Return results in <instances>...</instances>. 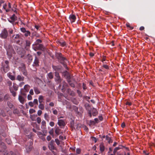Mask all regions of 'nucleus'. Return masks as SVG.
Masks as SVG:
<instances>
[{"label": "nucleus", "instance_id": "cd10ccee", "mask_svg": "<svg viewBox=\"0 0 155 155\" xmlns=\"http://www.w3.org/2000/svg\"><path fill=\"white\" fill-rule=\"evenodd\" d=\"M48 77L50 79H52L53 78V73L51 72L49 73L48 74Z\"/></svg>", "mask_w": 155, "mask_h": 155}, {"label": "nucleus", "instance_id": "0e129e2a", "mask_svg": "<svg viewBox=\"0 0 155 155\" xmlns=\"http://www.w3.org/2000/svg\"><path fill=\"white\" fill-rule=\"evenodd\" d=\"M126 26L127 27L129 28L130 29H132L133 28L131 27L130 25L128 23L126 24Z\"/></svg>", "mask_w": 155, "mask_h": 155}, {"label": "nucleus", "instance_id": "3c124183", "mask_svg": "<svg viewBox=\"0 0 155 155\" xmlns=\"http://www.w3.org/2000/svg\"><path fill=\"white\" fill-rule=\"evenodd\" d=\"M55 141L57 145H59L60 144V141L58 139H55Z\"/></svg>", "mask_w": 155, "mask_h": 155}, {"label": "nucleus", "instance_id": "4d7b16f0", "mask_svg": "<svg viewBox=\"0 0 155 155\" xmlns=\"http://www.w3.org/2000/svg\"><path fill=\"white\" fill-rule=\"evenodd\" d=\"M28 104L31 107H33L34 106V103L33 102L31 101L29 102L28 103Z\"/></svg>", "mask_w": 155, "mask_h": 155}, {"label": "nucleus", "instance_id": "79ce46f5", "mask_svg": "<svg viewBox=\"0 0 155 155\" xmlns=\"http://www.w3.org/2000/svg\"><path fill=\"white\" fill-rule=\"evenodd\" d=\"M7 54L9 58H10L12 56V54L11 53L9 52L8 51H7Z\"/></svg>", "mask_w": 155, "mask_h": 155}, {"label": "nucleus", "instance_id": "393cba45", "mask_svg": "<svg viewBox=\"0 0 155 155\" xmlns=\"http://www.w3.org/2000/svg\"><path fill=\"white\" fill-rule=\"evenodd\" d=\"M6 83L7 85L9 87V89H10V88H12V82L11 81L8 80L7 81Z\"/></svg>", "mask_w": 155, "mask_h": 155}, {"label": "nucleus", "instance_id": "4be33fe9", "mask_svg": "<svg viewBox=\"0 0 155 155\" xmlns=\"http://www.w3.org/2000/svg\"><path fill=\"white\" fill-rule=\"evenodd\" d=\"M68 81L70 85L72 87H75V85L71 81H70L69 80L70 79V76L68 77Z\"/></svg>", "mask_w": 155, "mask_h": 155}, {"label": "nucleus", "instance_id": "39448f33", "mask_svg": "<svg viewBox=\"0 0 155 155\" xmlns=\"http://www.w3.org/2000/svg\"><path fill=\"white\" fill-rule=\"evenodd\" d=\"M17 53L20 55L21 57L22 58L25 56L26 54V51L23 48H19L18 49Z\"/></svg>", "mask_w": 155, "mask_h": 155}, {"label": "nucleus", "instance_id": "a878e982", "mask_svg": "<svg viewBox=\"0 0 155 155\" xmlns=\"http://www.w3.org/2000/svg\"><path fill=\"white\" fill-rule=\"evenodd\" d=\"M41 128H44L46 127V122L45 120H43L41 122Z\"/></svg>", "mask_w": 155, "mask_h": 155}, {"label": "nucleus", "instance_id": "4c0bfd02", "mask_svg": "<svg viewBox=\"0 0 155 155\" xmlns=\"http://www.w3.org/2000/svg\"><path fill=\"white\" fill-rule=\"evenodd\" d=\"M7 105L8 106V107L10 108H12L13 107V105L12 104V103H11V102H10L9 101H8L7 103Z\"/></svg>", "mask_w": 155, "mask_h": 155}, {"label": "nucleus", "instance_id": "f03ea898", "mask_svg": "<svg viewBox=\"0 0 155 155\" xmlns=\"http://www.w3.org/2000/svg\"><path fill=\"white\" fill-rule=\"evenodd\" d=\"M58 58L60 61L61 63L63 64L64 67L67 69L68 68L67 66V63L68 62L67 59L64 57L62 56V55L61 54L59 55Z\"/></svg>", "mask_w": 155, "mask_h": 155}, {"label": "nucleus", "instance_id": "a18cd8bd", "mask_svg": "<svg viewBox=\"0 0 155 155\" xmlns=\"http://www.w3.org/2000/svg\"><path fill=\"white\" fill-rule=\"evenodd\" d=\"M35 110L33 109H30L29 110L30 114H31L35 112Z\"/></svg>", "mask_w": 155, "mask_h": 155}, {"label": "nucleus", "instance_id": "13d9d810", "mask_svg": "<svg viewBox=\"0 0 155 155\" xmlns=\"http://www.w3.org/2000/svg\"><path fill=\"white\" fill-rule=\"evenodd\" d=\"M42 113V111L41 110H39L38 111L37 114L38 116H40L41 114Z\"/></svg>", "mask_w": 155, "mask_h": 155}, {"label": "nucleus", "instance_id": "bf43d9fd", "mask_svg": "<svg viewBox=\"0 0 155 155\" xmlns=\"http://www.w3.org/2000/svg\"><path fill=\"white\" fill-rule=\"evenodd\" d=\"M49 125L51 127H53L54 126V123L53 121H51L49 123Z\"/></svg>", "mask_w": 155, "mask_h": 155}, {"label": "nucleus", "instance_id": "6e6d98bb", "mask_svg": "<svg viewBox=\"0 0 155 155\" xmlns=\"http://www.w3.org/2000/svg\"><path fill=\"white\" fill-rule=\"evenodd\" d=\"M27 98L28 100H31L32 99V97L30 94H28L27 96Z\"/></svg>", "mask_w": 155, "mask_h": 155}, {"label": "nucleus", "instance_id": "412c9836", "mask_svg": "<svg viewBox=\"0 0 155 155\" xmlns=\"http://www.w3.org/2000/svg\"><path fill=\"white\" fill-rule=\"evenodd\" d=\"M18 100L22 104H23L24 102L25 99L21 95L18 96Z\"/></svg>", "mask_w": 155, "mask_h": 155}, {"label": "nucleus", "instance_id": "7c9ffc66", "mask_svg": "<svg viewBox=\"0 0 155 155\" xmlns=\"http://www.w3.org/2000/svg\"><path fill=\"white\" fill-rule=\"evenodd\" d=\"M106 139L109 143L112 142V141L111 140L110 138L108 136H106Z\"/></svg>", "mask_w": 155, "mask_h": 155}, {"label": "nucleus", "instance_id": "0eeeda50", "mask_svg": "<svg viewBox=\"0 0 155 155\" xmlns=\"http://www.w3.org/2000/svg\"><path fill=\"white\" fill-rule=\"evenodd\" d=\"M58 124L61 128H63L66 124L64 121L62 120H58Z\"/></svg>", "mask_w": 155, "mask_h": 155}, {"label": "nucleus", "instance_id": "e2e57ef3", "mask_svg": "<svg viewBox=\"0 0 155 155\" xmlns=\"http://www.w3.org/2000/svg\"><path fill=\"white\" fill-rule=\"evenodd\" d=\"M103 67L105 68V69H109V67L108 66V65H106V64H104L103 65Z\"/></svg>", "mask_w": 155, "mask_h": 155}, {"label": "nucleus", "instance_id": "774afa93", "mask_svg": "<svg viewBox=\"0 0 155 155\" xmlns=\"http://www.w3.org/2000/svg\"><path fill=\"white\" fill-rule=\"evenodd\" d=\"M25 84V83L24 82H21L19 84V86L21 87L22 86Z\"/></svg>", "mask_w": 155, "mask_h": 155}, {"label": "nucleus", "instance_id": "f8f14e48", "mask_svg": "<svg viewBox=\"0 0 155 155\" xmlns=\"http://www.w3.org/2000/svg\"><path fill=\"white\" fill-rule=\"evenodd\" d=\"M36 45V48L37 49L43 51L44 50L45 47L42 44H40Z\"/></svg>", "mask_w": 155, "mask_h": 155}, {"label": "nucleus", "instance_id": "ea45409f", "mask_svg": "<svg viewBox=\"0 0 155 155\" xmlns=\"http://www.w3.org/2000/svg\"><path fill=\"white\" fill-rule=\"evenodd\" d=\"M0 145L2 146V148L5 149L6 148V147L4 143L2 142H0Z\"/></svg>", "mask_w": 155, "mask_h": 155}, {"label": "nucleus", "instance_id": "864d4df0", "mask_svg": "<svg viewBox=\"0 0 155 155\" xmlns=\"http://www.w3.org/2000/svg\"><path fill=\"white\" fill-rule=\"evenodd\" d=\"M81 152V150L79 148H77L76 150V152L78 154L80 153Z\"/></svg>", "mask_w": 155, "mask_h": 155}, {"label": "nucleus", "instance_id": "b1692460", "mask_svg": "<svg viewBox=\"0 0 155 155\" xmlns=\"http://www.w3.org/2000/svg\"><path fill=\"white\" fill-rule=\"evenodd\" d=\"M44 117L45 120L47 121L48 122L49 121L50 119V117L49 115L47 113H45L44 114Z\"/></svg>", "mask_w": 155, "mask_h": 155}, {"label": "nucleus", "instance_id": "603ef678", "mask_svg": "<svg viewBox=\"0 0 155 155\" xmlns=\"http://www.w3.org/2000/svg\"><path fill=\"white\" fill-rule=\"evenodd\" d=\"M37 121L38 124H40L41 121V118L39 117H38L37 118Z\"/></svg>", "mask_w": 155, "mask_h": 155}, {"label": "nucleus", "instance_id": "680f3d73", "mask_svg": "<svg viewBox=\"0 0 155 155\" xmlns=\"http://www.w3.org/2000/svg\"><path fill=\"white\" fill-rule=\"evenodd\" d=\"M29 93L30 94L33 95L34 94L33 90L32 89H31L29 91Z\"/></svg>", "mask_w": 155, "mask_h": 155}, {"label": "nucleus", "instance_id": "f3484780", "mask_svg": "<svg viewBox=\"0 0 155 155\" xmlns=\"http://www.w3.org/2000/svg\"><path fill=\"white\" fill-rule=\"evenodd\" d=\"M100 150L101 153H102L105 150V147L102 143H100L99 145Z\"/></svg>", "mask_w": 155, "mask_h": 155}, {"label": "nucleus", "instance_id": "f704fd0d", "mask_svg": "<svg viewBox=\"0 0 155 155\" xmlns=\"http://www.w3.org/2000/svg\"><path fill=\"white\" fill-rule=\"evenodd\" d=\"M12 87L14 89V90L15 91H17V90H18V87L17 86L16 84H13Z\"/></svg>", "mask_w": 155, "mask_h": 155}, {"label": "nucleus", "instance_id": "c756f323", "mask_svg": "<svg viewBox=\"0 0 155 155\" xmlns=\"http://www.w3.org/2000/svg\"><path fill=\"white\" fill-rule=\"evenodd\" d=\"M43 100V96L40 95L38 97V101L39 103H42Z\"/></svg>", "mask_w": 155, "mask_h": 155}, {"label": "nucleus", "instance_id": "9d476101", "mask_svg": "<svg viewBox=\"0 0 155 155\" xmlns=\"http://www.w3.org/2000/svg\"><path fill=\"white\" fill-rule=\"evenodd\" d=\"M27 59V61L28 64H30L31 63L32 61L33 58L31 55L28 54L26 58Z\"/></svg>", "mask_w": 155, "mask_h": 155}, {"label": "nucleus", "instance_id": "2eb2a0df", "mask_svg": "<svg viewBox=\"0 0 155 155\" xmlns=\"http://www.w3.org/2000/svg\"><path fill=\"white\" fill-rule=\"evenodd\" d=\"M16 80L19 81H23L24 80V77L21 75H18L16 78Z\"/></svg>", "mask_w": 155, "mask_h": 155}, {"label": "nucleus", "instance_id": "69168bd1", "mask_svg": "<svg viewBox=\"0 0 155 155\" xmlns=\"http://www.w3.org/2000/svg\"><path fill=\"white\" fill-rule=\"evenodd\" d=\"M105 60H106V56H103V58H102V61L104 63L105 62H104V61H105Z\"/></svg>", "mask_w": 155, "mask_h": 155}, {"label": "nucleus", "instance_id": "37998d69", "mask_svg": "<svg viewBox=\"0 0 155 155\" xmlns=\"http://www.w3.org/2000/svg\"><path fill=\"white\" fill-rule=\"evenodd\" d=\"M12 37L14 38L18 39L19 37V35L18 34L14 35Z\"/></svg>", "mask_w": 155, "mask_h": 155}, {"label": "nucleus", "instance_id": "dca6fc26", "mask_svg": "<svg viewBox=\"0 0 155 155\" xmlns=\"http://www.w3.org/2000/svg\"><path fill=\"white\" fill-rule=\"evenodd\" d=\"M7 76L12 81H14L15 79V77L12 75L11 73H8L7 74Z\"/></svg>", "mask_w": 155, "mask_h": 155}, {"label": "nucleus", "instance_id": "7ed1b4c3", "mask_svg": "<svg viewBox=\"0 0 155 155\" xmlns=\"http://www.w3.org/2000/svg\"><path fill=\"white\" fill-rule=\"evenodd\" d=\"M33 144V142L31 140L29 141V143H28L27 145L26 146L25 148L26 151L27 153L30 152L32 149V145Z\"/></svg>", "mask_w": 155, "mask_h": 155}, {"label": "nucleus", "instance_id": "de8ad7c7", "mask_svg": "<svg viewBox=\"0 0 155 155\" xmlns=\"http://www.w3.org/2000/svg\"><path fill=\"white\" fill-rule=\"evenodd\" d=\"M33 103H34V104H36L38 105V100L37 99H34V100Z\"/></svg>", "mask_w": 155, "mask_h": 155}, {"label": "nucleus", "instance_id": "bb28decb", "mask_svg": "<svg viewBox=\"0 0 155 155\" xmlns=\"http://www.w3.org/2000/svg\"><path fill=\"white\" fill-rule=\"evenodd\" d=\"M9 90L12 96L14 97H15L16 94V92L13 90L12 88H10Z\"/></svg>", "mask_w": 155, "mask_h": 155}, {"label": "nucleus", "instance_id": "09e8293b", "mask_svg": "<svg viewBox=\"0 0 155 155\" xmlns=\"http://www.w3.org/2000/svg\"><path fill=\"white\" fill-rule=\"evenodd\" d=\"M45 136H46L44 135H41L39 136V137L43 141H45V138L44 137Z\"/></svg>", "mask_w": 155, "mask_h": 155}, {"label": "nucleus", "instance_id": "9b49d317", "mask_svg": "<svg viewBox=\"0 0 155 155\" xmlns=\"http://www.w3.org/2000/svg\"><path fill=\"white\" fill-rule=\"evenodd\" d=\"M54 140H51L48 144V147L49 149L51 150H53L55 149V147L54 146Z\"/></svg>", "mask_w": 155, "mask_h": 155}, {"label": "nucleus", "instance_id": "052dcab7", "mask_svg": "<svg viewBox=\"0 0 155 155\" xmlns=\"http://www.w3.org/2000/svg\"><path fill=\"white\" fill-rule=\"evenodd\" d=\"M23 75L25 76H27V72L26 70H24L23 71Z\"/></svg>", "mask_w": 155, "mask_h": 155}, {"label": "nucleus", "instance_id": "1a4fd4ad", "mask_svg": "<svg viewBox=\"0 0 155 155\" xmlns=\"http://www.w3.org/2000/svg\"><path fill=\"white\" fill-rule=\"evenodd\" d=\"M39 59L36 57H35V58L33 62L32 65L34 67H38L39 66Z\"/></svg>", "mask_w": 155, "mask_h": 155}, {"label": "nucleus", "instance_id": "49530a36", "mask_svg": "<svg viewBox=\"0 0 155 155\" xmlns=\"http://www.w3.org/2000/svg\"><path fill=\"white\" fill-rule=\"evenodd\" d=\"M60 43L61 45L63 46L66 45V42L64 41H61L60 42Z\"/></svg>", "mask_w": 155, "mask_h": 155}, {"label": "nucleus", "instance_id": "f257e3e1", "mask_svg": "<svg viewBox=\"0 0 155 155\" xmlns=\"http://www.w3.org/2000/svg\"><path fill=\"white\" fill-rule=\"evenodd\" d=\"M9 62L8 61L6 60L4 62L2 63V72L6 73L9 70Z\"/></svg>", "mask_w": 155, "mask_h": 155}, {"label": "nucleus", "instance_id": "58836bf2", "mask_svg": "<svg viewBox=\"0 0 155 155\" xmlns=\"http://www.w3.org/2000/svg\"><path fill=\"white\" fill-rule=\"evenodd\" d=\"M10 97L9 95L8 94H6L4 97V99L5 100H8L10 99Z\"/></svg>", "mask_w": 155, "mask_h": 155}, {"label": "nucleus", "instance_id": "20e7f679", "mask_svg": "<svg viewBox=\"0 0 155 155\" xmlns=\"http://www.w3.org/2000/svg\"><path fill=\"white\" fill-rule=\"evenodd\" d=\"M55 76L54 80L55 82L58 83H60L62 81V79L61 78L59 73L55 72Z\"/></svg>", "mask_w": 155, "mask_h": 155}, {"label": "nucleus", "instance_id": "4468645a", "mask_svg": "<svg viewBox=\"0 0 155 155\" xmlns=\"http://www.w3.org/2000/svg\"><path fill=\"white\" fill-rule=\"evenodd\" d=\"M55 133L57 135H58L61 133H62V132L61 131V130L58 127H57L55 130Z\"/></svg>", "mask_w": 155, "mask_h": 155}, {"label": "nucleus", "instance_id": "2f4dec72", "mask_svg": "<svg viewBox=\"0 0 155 155\" xmlns=\"http://www.w3.org/2000/svg\"><path fill=\"white\" fill-rule=\"evenodd\" d=\"M37 117V115H36L34 114L31 115L30 116V118L32 121H34L35 120V118Z\"/></svg>", "mask_w": 155, "mask_h": 155}, {"label": "nucleus", "instance_id": "473e14b6", "mask_svg": "<svg viewBox=\"0 0 155 155\" xmlns=\"http://www.w3.org/2000/svg\"><path fill=\"white\" fill-rule=\"evenodd\" d=\"M97 114V110L94 108H93L92 110V114L94 116H95Z\"/></svg>", "mask_w": 155, "mask_h": 155}, {"label": "nucleus", "instance_id": "6e6552de", "mask_svg": "<svg viewBox=\"0 0 155 155\" xmlns=\"http://www.w3.org/2000/svg\"><path fill=\"white\" fill-rule=\"evenodd\" d=\"M21 32L25 33L24 35L26 37H27L30 35L31 33L29 31H27L24 28H21Z\"/></svg>", "mask_w": 155, "mask_h": 155}, {"label": "nucleus", "instance_id": "5fc2aeb1", "mask_svg": "<svg viewBox=\"0 0 155 155\" xmlns=\"http://www.w3.org/2000/svg\"><path fill=\"white\" fill-rule=\"evenodd\" d=\"M53 114L55 115H57L58 114V112L56 110H54L53 111Z\"/></svg>", "mask_w": 155, "mask_h": 155}, {"label": "nucleus", "instance_id": "e433bc0d", "mask_svg": "<svg viewBox=\"0 0 155 155\" xmlns=\"http://www.w3.org/2000/svg\"><path fill=\"white\" fill-rule=\"evenodd\" d=\"M31 45V43L28 40H26V44L25 46L27 47H30V45Z\"/></svg>", "mask_w": 155, "mask_h": 155}, {"label": "nucleus", "instance_id": "338daca9", "mask_svg": "<svg viewBox=\"0 0 155 155\" xmlns=\"http://www.w3.org/2000/svg\"><path fill=\"white\" fill-rule=\"evenodd\" d=\"M30 47H27L25 46V49L27 51H29L30 50Z\"/></svg>", "mask_w": 155, "mask_h": 155}, {"label": "nucleus", "instance_id": "72a5a7b5", "mask_svg": "<svg viewBox=\"0 0 155 155\" xmlns=\"http://www.w3.org/2000/svg\"><path fill=\"white\" fill-rule=\"evenodd\" d=\"M11 19L15 21L17 20V17L15 16V14H13L12 16L10 17Z\"/></svg>", "mask_w": 155, "mask_h": 155}, {"label": "nucleus", "instance_id": "c03bdc74", "mask_svg": "<svg viewBox=\"0 0 155 155\" xmlns=\"http://www.w3.org/2000/svg\"><path fill=\"white\" fill-rule=\"evenodd\" d=\"M13 113L15 114H18L19 113L18 110L17 109H15L13 110Z\"/></svg>", "mask_w": 155, "mask_h": 155}, {"label": "nucleus", "instance_id": "a211bd4d", "mask_svg": "<svg viewBox=\"0 0 155 155\" xmlns=\"http://www.w3.org/2000/svg\"><path fill=\"white\" fill-rule=\"evenodd\" d=\"M72 126L73 127L74 129H78V128L81 127V125L79 123H75L74 124L73 126Z\"/></svg>", "mask_w": 155, "mask_h": 155}, {"label": "nucleus", "instance_id": "5701e85b", "mask_svg": "<svg viewBox=\"0 0 155 155\" xmlns=\"http://www.w3.org/2000/svg\"><path fill=\"white\" fill-rule=\"evenodd\" d=\"M30 86L26 84L25 85L24 87V89L25 90V92H28L29 91Z\"/></svg>", "mask_w": 155, "mask_h": 155}, {"label": "nucleus", "instance_id": "423d86ee", "mask_svg": "<svg viewBox=\"0 0 155 155\" xmlns=\"http://www.w3.org/2000/svg\"><path fill=\"white\" fill-rule=\"evenodd\" d=\"M8 33L7 30L6 29H4L2 32L0 34V36L3 38H6L7 36Z\"/></svg>", "mask_w": 155, "mask_h": 155}, {"label": "nucleus", "instance_id": "aec40b11", "mask_svg": "<svg viewBox=\"0 0 155 155\" xmlns=\"http://www.w3.org/2000/svg\"><path fill=\"white\" fill-rule=\"evenodd\" d=\"M34 90L35 93L37 94H38L41 93L40 90L37 87H34Z\"/></svg>", "mask_w": 155, "mask_h": 155}, {"label": "nucleus", "instance_id": "ddd939ff", "mask_svg": "<svg viewBox=\"0 0 155 155\" xmlns=\"http://www.w3.org/2000/svg\"><path fill=\"white\" fill-rule=\"evenodd\" d=\"M69 19L71 23L75 22L76 17L75 15H71L69 16Z\"/></svg>", "mask_w": 155, "mask_h": 155}, {"label": "nucleus", "instance_id": "8fccbe9b", "mask_svg": "<svg viewBox=\"0 0 155 155\" xmlns=\"http://www.w3.org/2000/svg\"><path fill=\"white\" fill-rule=\"evenodd\" d=\"M122 147H123L121 145H120V146H119L118 147H116L114 149L116 150H117V151L118 150L122 149Z\"/></svg>", "mask_w": 155, "mask_h": 155}, {"label": "nucleus", "instance_id": "c9c22d12", "mask_svg": "<svg viewBox=\"0 0 155 155\" xmlns=\"http://www.w3.org/2000/svg\"><path fill=\"white\" fill-rule=\"evenodd\" d=\"M37 134L38 135V137L39 136H41V135H44V136H46V135L45 134H44V133H42L41 132H40V131H38L37 132Z\"/></svg>", "mask_w": 155, "mask_h": 155}, {"label": "nucleus", "instance_id": "6ab92c4d", "mask_svg": "<svg viewBox=\"0 0 155 155\" xmlns=\"http://www.w3.org/2000/svg\"><path fill=\"white\" fill-rule=\"evenodd\" d=\"M62 84H63V85L62 88L61 89V90L63 92L64 91L65 88L67 87V84L65 81H63Z\"/></svg>", "mask_w": 155, "mask_h": 155}, {"label": "nucleus", "instance_id": "c85d7f7f", "mask_svg": "<svg viewBox=\"0 0 155 155\" xmlns=\"http://www.w3.org/2000/svg\"><path fill=\"white\" fill-rule=\"evenodd\" d=\"M38 107L41 110H43L45 107L44 105L43 104H41V103H40L38 105Z\"/></svg>", "mask_w": 155, "mask_h": 155}, {"label": "nucleus", "instance_id": "a19ab883", "mask_svg": "<svg viewBox=\"0 0 155 155\" xmlns=\"http://www.w3.org/2000/svg\"><path fill=\"white\" fill-rule=\"evenodd\" d=\"M42 42L41 40L40 39H38L36 40V43L35 44V45H37L39 44V43H41Z\"/></svg>", "mask_w": 155, "mask_h": 155}]
</instances>
